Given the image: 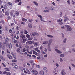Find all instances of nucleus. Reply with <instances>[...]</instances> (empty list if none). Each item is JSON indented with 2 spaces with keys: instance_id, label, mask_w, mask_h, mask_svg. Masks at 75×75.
<instances>
[{
  "instance_id": "nucleus-1",
  "label": "nucleus",
  "mask_w": 75,
  "mask_h": 75,
  "mask_svg": "<svg viewBox=\"0 0 75 75\" xmlns=\"http://www.w3.org/2000/svg\"><path fill=\"white\" fill-rule=\"evenodd\" d=\"M65 27H67V30L68 31H71L72 30V28L69 25H65Z\"/></svg>"
},
{
  "instance_id": "nucleus-2",
  "label": "nucleus",
  "mask_w": 75,
  "mask_h": 75,
  "mask_svg": "<svg viewBox=\"0 0 75 75\" xmlns=\"http://www.w3.org/2000/svg\"><path fill=\"white\" fill-rule=\"evenodd\" d=\"M55 51L56 52H57L58 54H61L62 53V52L60 51L59 50L57 49H55Z\"/></svg>"
},
{
  "instance_id": "nucleus-3",
  "label": "nucleus",
  "mask_w": 75,
  "mask_h": 75,
  "mask_svg": "<svg viewBox=\"0 0 75 75\" xmlns=\"http://www.w3.org/2000/svg\"><path fill=\"white\" fill-rule=\"evenodd\" d=\"M27 40V39H26L25 38H23V39H20V41H21L22 42V43H23L24 44H25V41H26Z\"/></svg>"
},
{
  "instance_id": "nucleus-4",
  "label": "nucleus",
  "mask_w": 75,
  "mask_h": 75,
  "mask_svg": "<svg viewBox=\"0 0 75 75\" xmlns=\"http://www.w3.org/2000/svg\"><path fill=\"white\" fill-rule=\"evenodd\" d=\"M32 34L34 36H35V35H37V36H38V35H39V34L35 32H32Z\"/></svg>"
},
{
  "instance_id": "nucleus-5",
  "label": "nucleus",
  "mask_w": 75,
  "mask_h": 75,
  "mask_svg": "<svg viewBox=\"0 0 75 75\" xmlns=\"http://www.w3.org/2000/svg\"><path fill=\"white\" fill-rule=\"evenodd\" d=\"M48 42H49V41H48L46 40L43 41L42 42V44H45V45H47V44H48Z\"/></svg>"
},
{
  "instance_id": "nucleus-6",
  "label": "nucleus",
  "mask_w": 75,
  "mask_h": 75,
  "mask_svg": "<svg viewBox=\"0 0 75 75\" xmlns=\"http://www.w3.org/2000/svg\"><path fill=\"white\" fill-rule=\"evenodd\" d=\"M26 44L28 45H30V44H32V41H28L26 42Z\"/></svg>"
},
{
  "instance_id": "nucleus-7",
  "label": "nucleus",
  "mask_w": 75,
  "mask_h": 75,
  "mask_svg": "<svg viewBox=\"0 0 75 75\" xmlns=\"http://www.w3.org/2000/svg\"><path fill=\"white\" fill-rule=\"evenodd\" d=\"M8 42V38H7L5 40V42H4V44H7Z\"/></svg>"
},
{
  "instance_id": "nucleus-8",
  "label": "nucleus",
  "mask_w": 75,
  "mask_h": 75,
  "mask_svg": "<svg viewBox=\"0 0 75 75\" xmlns=\"http://www.w3.org/2000/svg\"><path fill=\"white\" fill-rule=\"evenodd\" d=\"M12 42L13 44H14V43H17V40H15V39L13 38L12 40Z\"/></svg>"
},
{
  "instance_id": "nucleus-9",
  "label": "nucleus",
  "mask_w": 75,
  "mask_h": 75,
  "mask_svg": "<svg viewBox=\"0 0 75 75\" xmlns=\"http://www.w3.org/2000/svg\"><path fill=\"white\" fill-rule=\"evenodd\" d=\"M62 21V20H57V22H59V24L60 25H62L63 23L61 21Z\"/></svg>"
},
{
  "instance_id": "nucleus-10",
  "label": "nucleus",
  "mask_w": 75,
  "mask_h": 75,
  "mask_svg": "<svg viewBox=\"0 0 75 75\" xmlns=\"http://www.w3.org/2000/svg\"><path fill=\"white\" fill-rule=\"evenodd\" d=\"M25 36L24 35H20V38L22 39L25 38Z\"/></svg>"
},
{
  "instance_id": "nucleus-11",
  "label": "nucleus",
  "mask_w": 75,
  "mask_h": 75,
  "mask_svg": "<svg viewBox=\"0 0 75 75\" xmlns=\"http://www.w3.org/2000/svg\"><path fill=\"white\" fill-rule=\"evenodd\" d=\"M32 51L33 52V54H35L36 55H38V53L35 52V50H33Z\"/></svg>"
},
{
  "instance_id": "nucleus-12",
  "label": "nucleus",
  "mask_w": 75,
  "mask_h": 75,
  "mask_svg": "<svg viewBox=\"0 0 75 75\" xmlns=\"http://www.w3.org/2000/svg\"><path fill=\"white\" fill-rule=\"evenodd\" d=\"M62 49L64 51H66V50H69V47L67 48H66L65 47H63L62 48Z\"/></svg>"
},
{
  "instance_id": "nucleus-13",
  "label": "nucleus",
  "mask_w": 75,
  "mask_h": 75,
  "mask_svg": "<svg viewBox=\"0 0 75 75\" xmlns=\"http://www.w3.org/2000/svg\"><path fill=\"white\" fill-rule=\"evenodd\" d=\"M7 57L9 58V59H12V58H13L12 56H11V55L8 54L7 55Z\"/></svg>"
},
{
  "instance_id": "nucleus-14",
  "label": "nucleus",
  "mask_w": 75,
  "mask_h": 75,
  "mask_svg": "<svg viewBox=\"0 0 75 75\" xmlns=\"http://www.w3.org/2000/svg\"><path fill=\"white\" fill-rule=\"evenodd\" d=\"M11 54L12 55L13 58H15V59H16V57L15 56L16 55H15V54L14 53H11Z\"/></svg>"
},
{
  "instance_id": "nucleus-15",
  "label": "nucleus",
  "mask_w": 75,
  "mask_h": 75,
  "mask_svg": "<svg viewBox=\"0 0 75 75\" xmlns=\"http://www.w3.org/2000/svg\"><path fill=\"white\" fill-rule=\"evenodd\" d=\"M40 75H44V71H40Z\"/></svg>"
},
{
  "instance_id": "nucleus-16",
  "label": "nucleus",
  "mask_w": 75,
  "mask_h": 75,
  "mask_svg": "<svg viewBox=\"0 0 75 75\" xmlns=\"http://www.w3.org/2000/svg\"><path fill=\"white\" fill-rule=\"evenodd\" d=\"M39 28L41 30H43V27L41 25H39Z\"/></svg>"
},
{
  "instance_id": "nucleus-17",
  "label": "nucleus",
  "mask_w": 75,
  "mask_h": 75,
  "mask_svg": "<svg viewBox=\"0 0 75 75\" xmlns=\"http://www.w3.org/2000/svg\"><path fill=\"white\" fill-rule=\"evenodd\" d=\"M67 40V38H65L63 40V42H64V43H66Z\"/></svg>"
},
{
  "instance_id": "nucleus-18",
  "label": "nucleus",
  "mask_w": 75,
  "mask_h": 75,
  "mask_svg": "<svg viewBox=\"0 0 75 75\" xmlns=\"http://www.w3.org/2000/svg\"><path fill=\"white\" fill-rule=\"evenodd\" d=\"M0 58H1L2 60H3V61H4V60H5V59H4V58L1 55L0 56Z\"/></svg>"
},
{
  "instance_id": "nucleus-19",
  "label": "nucleus",
  "mask_w": 75,
  "mask_h": 75,
  "mask_svg": "<svg viewBox=\"0 0 75 75\" xmlns=\"http://www.w3.org/2000/svg\"><path fill=\"white\" fill-rule=\"evenodd\" d=\"M33 74L34 75H37L38 74V72H37L36 70H35Z\"/></svg>"
},
{
  "instance_id": "nucleus-20",
  "label": "nucleus",
  "mask_w": 75,
  "mask_h": 75,
  "mask_svg": "<svg viewBox=\"0 0 75 75\" xmlns=\"http://www.w3.org/2000/svg\"><path fill=\"white\" fill-rule=\"evenodd\" d=\"M4 69L5 71H10V69L8 68H5Z\"/></svg>"
},
{
  "instance_id": "nucleus-21",
  "label": "nucleus",
  "mask_w": 75,
  "mask_h": 75,
  "mask_svg": "<svg viewBox=\"0 0 75 75\" xmlns=\"http://www.w3.org/2000/svg\"><path fill=\"white\" fill-rule=\"evenodd\" d=\"M60 57H61L62 58H63L64 57V54H62L60 55Z\"/></svg>"
},
{
  "instance_id": "nucleus-22",
  "label": "nucleus",
  "mask_w": 75,
  "mask_h": 75,
  "mask_svg": "<svg viewBox=\"0 0 75 75\" xmlns=\"http://www.w3.org/2000/svg\"><path fill=\"white\" fill-rule=\"evenodd\" d=\"M20 51H21V50H20V48L18 49L17 51V52H18V53H19L20 52Z\"/></svg>"
},
{
  "instance_id": "nucleus-23",
  "label": "nucleus",
  "mask_w": 75,
  "mask_h": 75,
  "mask_svg": "<svg viewBox=\"0 0 75 75\" xmlns=\"http://www.w3.org/2000/svg\"><path fill=\"white\" fill-rule=\"evenodd\" d=\"M47 44V47L48 48H50V45H51V43L49 42V43H48Z\"/></svg>"
},
{
  "instance_id": "nucleus-24",
  "label": "nucleus",
  "mask_w": 75,
  "mask_h": 75,
  "mask_svg": "<svg viewBox=\"0 0 75 75\" xmlns=\"http://www.w3.org/2000/svg\"><path fill=\"white\" fill-rule=\"evenodd\" d=\"M24 33L25 34H27L28 33V32H27V31L26 30H24Z\"/></svg>"
},
{
  "instance_id": "nucleus-25",
  "label": "nucleus",
  "mask_w": 75,
  "mask_h": 75,
  "mask_svg": "<svg viewBox=\"0 0 75 75\" xmlns=\"http://www.w3.org/2000/svg\"><path fill=\"white\" fill-rule=\"evenodd\" d=\"M15 13L16 16H19V14H20L19 13V12H16Z\"/></svg>"
},
{
  "instance_id": "nucleus-26",
  "label": "nucleus",
  "mask_w": 75,
  "mask_h": 75,
  "mask_svg": "<svg viewBox=\"0 0 75 75\" xmlns=\"http://www.w3.org/2000/svg\"><path fill=\"white\" fill-rule=\"evenodd\" d=\"M28 25H29V28H32V25H31V24H29Z\"/></svg>"
},
{
  "instance_id": "nucleus-27",
  "label": "nucleus",
  "mask_w": 75,
  "mask_h": 75,
  "mask_svg": "<svg viewBox=\"0 0 75 75\" xmlns=\"http://www.w3.org/2000/svg\"><path fill=\"white\" fill-rule=\"evenodd\" d=\"M9 49L10 50H11V49L12 48V45H11V44L10 43L9 45Z\"/></svg>"
},
{
  "instance_id": "nucleus-28",
  "label": "nucleus",
  "mask_w": 75,
  "mask_h": 75,
  "mask_svg": "<svg viewBox=\"0 0 75 75\" xmlns=\"http://www.w3.org/2000/svg\"><path fill=\"white\" fill-rule=\"evenodd\" d=\"M33 3H34V4H35L36 6H38V3H37V2H36L35 1H33Z\"/></svg>"
},
{
  "instance_id": "nucleus-29",
  "label": "nucleus",
  "mask_w": 75,
  "mask_h": 75,
  "mask_svg": "<svg viewBox=\"0 0 75 75\" xmlns=\"http://www.w3.org/2000/svg\"><path fill=\"white\" fill-rule=\"evenodd\" d=\"M75 1H74L73 0H72L71 1V3L73 5H74V4H75Z\"/></svg>"
},
{
  "instance_id": "nucleus-30",
  "label": "nucleus",
  "mask_w": 75,
  "mask_h": 75,
  "mask_svg": "<svg viewBox=\"0 0 75 75\" xmlns=\"http://www.w3.org/2000/svg\"><path fill=\"white\" fill-rule=\"evenodd\" d=\"M43 12H44V13H48V12H49V10H44L43 11Z\"/></svg>"
},
{
  "instance_id": "nucleus-31",
  "label": "nucleus",
  "mask_w": 75,
  "mask_h": 75,
  "mask_svg": "<svg viewBox=\"0 0 75 75\" xmlns=\"http://www.w3.org/2000/svg\"><path fill=\"white\" fill-rule=\"evenodd\" d=\"M52 39H51L49 40V43L51 44V43H52Z\"/></svg>"
},
{
  "instance_id": "nucleus-32",
  "label": "nucleus",
  "mask_w": 75,
  "mask_h": 75,
  "mask_svg": "<svg viewBox=\"0 0 75 75\" xmlns=\"http://www.w3.org/2000/svg\"><path fill=\"white\" fill-rule=\"evenodd\" d=\"M59 61L61 62H63V59L62 58H60L59 59Z\"/></svg>"
},
{
  "instance_id": "nucleus-33",
  "label": "nucleus",
  "mask_w": 75,
  "mask_h": 75,
  "mask_svg": "<svg viewBox=\"0 0 75 75\" xmlns=\"http://www.w3.org/2000/svg\"><path fill=\"white\" fill-rule=\"evenodd\" d=\"M26 71L27 73L28 74H30V71H29L28 70V69H26Z\"/></svg>"
},
{
  "instance_id": "nucleus-34",
  "label": "nucleus",
  "mask_w": 75,
  "mask_h": 75,
  "mask_svg": "<svg viewBox=\"0 0 75 75\" xmlns=\"http://www.w3.org/2000/svg\"><path fill=\"white\" fill-rule=\"evenodd\" d=\"M26 37L28 38L30 37V35H29L28 34H27L26 35Z\"/></svg>"
},
{
  "instance_id": "nucleus-35",
  "label": "nucleus",
  "mask_w": 75,
  "mask_h": 75,
  "mask_svg": "<svg viewBox=\"0 0 75 75\" xmlns=\"http://www.w3.org/2000/svg\"><path fill=\"white\" fill-rule=\"evenodd\" d=\"M67 3L68 4H69V5H70L71 4V1H69V0H68L67 1Z\"/></svg>"
},
{
  "instance_id": "nucleus-36",
  "label": "nucleus",
  "mask_w": 75,
  "mask_h": 75,
  "mask_svg": "<svg viewBox=\"0 0 75 75\" xmlns=\"http://www.w3.org/2000/svg\"><path fill=\"white\" fill-rule=\"evenodd\" d=\"M33 21V19H29V21L30 23H32V21Z\"/></svg>"
},
{
  "instance_id": "nucleus-37",
  "label": "nucleus",
  "mask_w": 75,
  "mask_h": 75,
  "mask_svg": "<svg viewBox=\"0 0 75 75\" xmlns=\"http://www.w3.org/2000/svg\"><path fill=\"white\" fill-rule=\"evenodd\" d=\"M47 49L49 51H51V49L50 48L48 47L47 48Z\"/></svg>"
},
{
  "instance_id": "nucleus-38",
  "label": "nucleus",
  "mask_w": 75,
  "mask_h": 75,
  "mask_svg": "<svg viewBox=\"0 0 75 75\" xmlns=\"http://www.w3.org/2000/svg\"><path fill=\"white\" fill-rule=\"evenodd\" d=\"M47 36L48 37H50V38H52V37H53V36H52L51 35H47Z\"/></svg>"
},
{
  "instance_id": "nucleus-39",
  "label": "nucleus",
  "mask_w": 75,
  "mask_h": 75,
  "mask_svg": "<svg viewBox=\"0 0 75 75\" xmlns=\"http://www.w3.org/2000/svg\"><path fill=\"white\" fill-rule=\"evenodd\" d=\"M19 27L18 26H17L16 27V30H19Z\"/></svg>"
},
{
  "instance_id": "nucleus-40",
  "label": "nucleus",
  "mask_w": 75,
  "mask_h": 75,
  "mask_svg": "<svg viewBox=\"0 0 75 75\" xmlns=\"http://www.w3.org/2000/svg\"><path fill=\"white\" fill-rule=\"evenodd\" d=\"M43 48H44V46H41L40 48V50H42V49Z\"/></svg>"
},
{
  "instance_id": "nucleus-41",
  "label": "nucleus",
  "mask_w": 75,
  "mask_h": 75,
  "mask_svg": "<svg viewBox=\"0 0 75 75\" xmlns=\"http://www.w3.org/2000/svg\"><path fill=\"white\" fill-rule=\"evenodd\" d=\"M38 17H40V18H42V16L40 15H38Z\"/></svg>"
},
{
  "instance_id": "nucleus-42",
  "label": "nucleus",
  "mask_w": 75,
  "mask_h": 75,
  "mask_svg": "<svg viewBox=\"0 0 75 75\" xmlns=\"http://www.w3.org/2000/svg\"><path fill=\"white\" fill-rule=\"evenodd\" d=\"M62 12H60V17H62Z\"/></svg>"
},
{
  "instance_id": "nucleus-43",
  "label": "nucleus",
  "mask_w": 75,
  "mask_h": 75,
  "mask_svg": "<svg viewBox=\"0 0 75 75\" xmlns=\"http://www.w3.org/2000/svg\"><path fill=\"white\" fill-rule=\"evenodd\" d=\"M49 10H53L54 8H52V7H50L49 8Z\"/></svg>"
},
{
  "instance_id": "nucleus-44",
  "label": "nucleus",
  "mask_w": 75,
  "mask_h": 75,
  "mask_svg": "<svg viewBox=\"0 0 75 75\" xmlns=\"http://www.w3.org/2000/svg\"><path fill=\"white\" fill-rule=\"evenodd\" d=\"M2 65L4 67H6V64H4V63H2Z\"/></svg>"
},
{
  "instance_id": "nucleus-45",
  "label": "nucleus",
  "mask_w": 75,
  "mask_h": 75,
  "mask_svg": "<svg viewBox=\"0 0 75 75\" xmlns=\"http://www.w3.org/2000/svg\"><path fill=\"white\" fill-rule=\"evenodd\" d=\"M3 74H7V73L6 71H4L3 72Z\"/></svg>"
},
{
  "instance_id": "nucleus-46",
  "label": "nucleus",
  "mask_w": 75,
  "mask_h": 75,
  "mask_svg": "<svg viewBox=\"0 0 75 75\" xmlns=\"http://www.w3.org/2000/svg\"><path fill=\"white\" fill-rule=\"evenodd\" d=\"M21 0H16L15 1V3H17V2H19L20 1H21Z\"/></svg>"
},
{
  "instance_id": "nucleus-47",
  "label": "nucleus",
  "mask_w": 75,
  "mask_h": 75,
  "mask_svg": "<svg viewBox=\"0 0 75 75\" xmlns=\"http://www.w3.org/2000/svg\"><path fill=\"white\" fill-rule=\"evenodd\" d=\"M65 71V70H63L62 71V72H61V74H63V73H64V71Z\"/></svg>"
},
{
  "instance_id": "nucleus-48",
  "label": "nucleus",
  "mask_w": 75,
  "mask_h": 75,
  "mask_svg": "<svg viewBox=\"0 0 75 75\" xmlns=\"http://www.w3.org/2000/svg\"><path fill=\"white\" fill-rule=\"evenodd\" d=\"M62 37L63 38H64V37H65V36H64V34H63V33H62Z\"/></svg>"
},
{
  "instance_id": "nucleus-49",
  "label": "nucleus",
  "mask_w": 75,
  "mask_h": 75,
  "mask_svg": "<svg viewBox=\"0 0 75 75\" xmlns=\"http://www.w3.org/2000/svg\"><path fill=\"white\" fill-rule=\"evenodd\" d=\"M25 47L26 48H27V49H28L29 47V46L27 45L25 46Z\"/></svg>"
},
{
  "instance_id": "nucleus-50",
  "label": "nucleus",
  "mask_w": 75,
  "mask_h": 75,
  "mask_svg": "<svg viewBox=\"0 0 75 75\" xmlns=\"http://www.w3.org/2000/svg\"><path fill=\"white\" fill-rule=\"evenodd\" d=\"M36 67L37 68H40V66L39 65H36Z\"/></svg>"
},
{
  "instance_id": "nucleus-51",
  "label": "nucleus",
  "mask_w": 75,
  "mask_h": 75,
  "mask_svg": "<svg viewBox=\"0 0 75 75\" xmlns=\"http://www.w3.org/2000/svg\"><path fill=\"white\" fill-rule=\"evenodd\" d=\"M13 68H14L16 69H17L18 68L17 66V65H16L14 67H13Z\"/></svg>"
},
{
  "instance_id": "nucleus-52",
  "label": "nucleus",
  "mask_w": 75,
  "mask_h": 75,
  "mask_svg": "<svg viewBox=\"0 0 75 75\" xmlns=\"http://www.w3.org/2000/svg\"><path fill=\"white\" fill-rule=\"evenodd\" d=\"M28 54H33V52L30 51V52H28Z\"/></svg>"
},
{
  "instance_id": "nucleus-53",
  "label": "nucleus",
  "mask_w": 75,
  "mask_h": 75,
  "mask_svg": "<svg viewBox=\"0 0 75 75\" xmlns=\"http://www.w3.org/2000/svg\"><path fill=\"white\" fill-rule=\"evenodd\" d=\"M18 5L21 6V1H20L18 4Z\"/></svg>"
},
{
  "instance_id": "nucleus-54",
  "label": "nucleus",
  "mask_w": 75,
  "mask_h": 75,
  "mask_svg": "<svg viewBox=\"0 0 75 75\" xmlns=\"http://www.w3.org/2000/svg\"><path fill=\"white\" fill-rule=\"evenodd\" d=\"M71 65L72 66H73V67L75 68V65H74V64H71Z\"/></svg>"
},
{
  "instance_id": "nucleus-55",
  "label": "nucleus",
  "mask_w": 75,
  "mask_h": 75,
  "mask_svg": "<svg viewBox=\"0 0 75 75\" xmlns=\"http://www.w3.org/2000/svg\"><path fill=\"white\" fill-rule=\"evenodd\" d=\"M5 15H8V13L7 12H6L5 13Z\"/></svg>"
},
{
  "instance_id": "nucleus-56",
  "label": "nucleus",
  "mask_w": 75,
  "mask_h": 75,
  "mask_svg": "<svg viewBox=\"0 0 75 75\" xmlns=\"http://www.w3.org/2000/svg\"><path fill=\"white\" fill-rule=\"evenodd\" d=\"M16 65V64L14 63H13L11 64V65Z\"/></svg>"
},
{
  "instance_id": "nucleus-57",
  "label": "nucleus",
  "mask_w": 75,
  "mask_h": 75,
  "mask_svg": "<svg viewBox=\"0 0 75 75\" xmlns=\"http://www.w3.org/2000/svg\"><path fill=\"white\" fill-rule=\"evenodd\" d=\"M47 69V67H45L44 68H43V69H44V70H45V69Z\"/></svg>"
},
{
  "instance_id": "nucleus-58",
  "label": "nucleus",
  "mask_w": 75,
  "mask_h": 75,
  "mask_svg": "<svg viewBox=\"0 0 75 75\" xmlns=\"http://www.w3.org/2000/svg\"><path fill=\"white\" fill-rule=\"evenodd\" d=\"M32 57H33V58H36V56L34 55H32Z\"/></svg>"
},
{
  "instance_id": "nucleus-59",
  "label": "nucleus",
  "mask_w": 75,
  "mask_h": 75,
  "mask_svg": "<svg viewBox=\"0 0 75 75\" xmlns=\"http://www.w3.org/2000/svg\"><path fill=\"white\" fill-rule=\"evenodd\" d=\"M33 37H31V38H30L29 39V40H33Z\"/></svg>"
},
{
  "instance_id": "nucleus-60",
  "label": "nucleus",
  "mask_w": 75,
  "mask_h": 75,
  "mask_svg": "<svg viewBox=\"0 0 75 75\" xmlns=\"http://www.w3.org/2000/svg\"><path fill=\"white\" fill-rule=\"evenodd\" d=\"M72 50L73 51H74V52H75V49L74 48H73L72 49Z\"/></svg>"
},
{
  "instance_id": "nucleus-61",
  "label": "nucleus",
  "mask_w": 75,
  "mask_h": 75,
  "mask_svg": "<svg viewBox=\"0 0 75 75\" xmlns=\"http://www.w3.org/2000/svg\"><path fill=\"white\" fill-rule=\"evenodd\" d=\"M8 29V27L7 26H6L5 27V30H7V29Z\"/></svg>"
},
{
  "instance_id": "nucleus-62",
  "label": "nucleus",
  "mask_w": 75,
  "mask_h": 75,
  "mask_svg": "<svg viewBox=\"0 0 75 75\" xmlns=\"http://www.w3.org/2000/svg\"><path fill=\"white\" fill-rule=\"evenodd\" d=\"M12 62H17V60L13 59L12 60Z\"/></svg>"
},
{
  "instance_id": "nucleus-63",
  "label": "nucleus",
  "mask_w": 75,
  "mask_h": 75,
  "mask_svg": "<svg viewBox=\"0 0 75 75\" xmlns=\"http://www.w3.org/2000/svg\"><path fill=\"white\" fill-rule=\"evenodd\" d=\"M7 75H11V74L10 72L7 73Z\"/></svg>"
},
{
  "instance_id": "nucleus-64",
  "label": "nucleus",
  "mask_w": 75,
  "mask_h": 75,
  "mask_svg": "<svg viewBox=\"0 0 75 75\" xmlns=\"http://www.w3.org/2000/svg\"><path fill=\"white\" fill-rule=\"evenodd\" d=\"M8 4L9 5V6H10V5H11V3L8 2Z\"/></svg>"
}]
</instances>
